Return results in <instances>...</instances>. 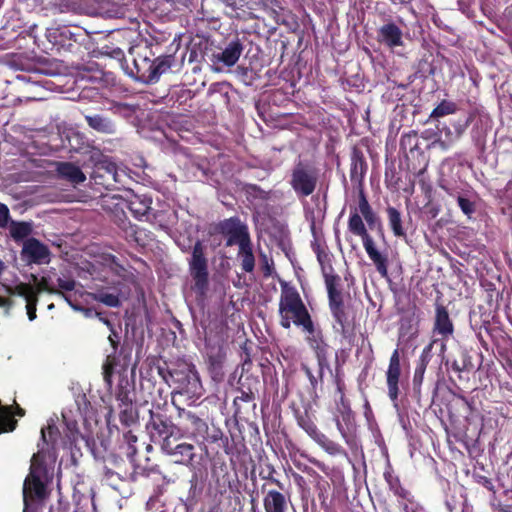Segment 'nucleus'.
<instances>
[{"mask_svg": "<svg viewBox=\"0 0 512 512\" xmlns=\"http://www.w3.org/2000/svg\"><path fill=\"white\" fill-rule=\"evenodd\" d=\"M279 315L280 324L286 329L290 328L291 323L301 327L311 320L310 314L297 290L288 287H284L281 291Z\"/></svg>", "mask_w": 512, "mask_h": 512, "instance_id": "f257e3e1", "label": "nucleus"}, {"mask_svg": "<svg viewBox=\"0 0 512 512\" xmlns=\"http://www.w3.org/2000/svg\"><path fill=\"white\" fill-rule=\"evenodd\" d=\"M348 228L351 233L361 237L364 249L370 260L374 263L378 273L383 278H388L387 257L377 250L374 240L368 234L363 219L357 211L351 212Z\"/></svg>", "mask_w": 512, "mask_h": 512, "instance_id": "f03ea898", "label": "nucleus"}, {"mask_svg": "<svg viewBox=\"0 0 512 512\" xmlns=\"http://www.w3.org/2000/svg\"><path fill=\"white\" fill-rule=\"evenodd\" d=\"M189 273L194 281V289L201 295L208 290L209 272L208 260L205 256V246L201 241H196L188 259Z\"/></svg>", "mask_w": 512, "mask_h": 512, "instance_id": "7ed1b4c3", "label": "nucleus"}, {"mask_svg": "<svg viewBox=\"0 0 512 512\" xmlns=\"http://www.w3.org/2000/svg\"><path fill=\"white\" fill-rule=\"evenodd\" d=\"M301 328L306 333V340L309 346L315 352L321 380L326 370L331 372L328 361L329 346L325 343L321 330L314 326L312 319L301 326Z\"/></svg>", "mask_w": 512, "mask_h": 512, "instance_id": "20e7f679", "label": "nucleus"}, {"mask_svg": "<svg viewBox=\"0 0 512 512\" xmlns=\"http://www.w3.org/2000/svg\"><path fill=\"white\" fill-rule=\"evenodd\" d=\"M173 381L177 384L178 392L189 397H199L202 394V384L199 374L192 364L183 366L171 372Z\"/></svg>", "mask_w": 512, "mask_h": 512, "instance_id": "39448f33", "label": "nucleus"}, {"mask_svg": "<svg viewBox=\"0 0 512 512\" xmlns=\"http://www.w3.org/2000/svg\"><path fill=\"white\" fill-rule=\"evenodd\" d=\"M178 418L185 433L196 443L203 444L206 441L209 428L203 419L184 408H178Z\"/></svg>", "mask_w": 512, "mask_h": 512, "instance_id": "423d86ee", "label": "nucleus"}, {"mask_svg": "<svg viewBox=\"0 0 512 512\" xmlns=\"http://www.w3.org/2000/svg\"><path fill=\"white\" fill-rule=\"evenodd\" d=\"M220 232L227 238L226 246H241L250 242L248 227L238 217L225 219L219 225Z\"/></svg>", "mask_w": 512, "mask_h": 512, "instance_id": "0eeeda50", "label": "nucleus"}, {"mask_svg": "<svg viewBox=\"0 0 512 512\" xmlns=\"http://www.w3.org/2000/svg\"><path fill=\"white\" fill-rule=\"evenodd\" d=\"M161 450L166 455L172 457L175 463L185 466L191 465L195 457L194 445L186 442L178 443L175 438L163 441Z\"/></svg>", "mask_w": 512, "mask_h": 512, "instance_id": "6e6552de", "label": "nucleus"}, {"mask_svg": "<svg viewBox=\"0 0 512 512\" xmlns=\"http://www.w3.org/2000/svg\"><path fill=\"white\" fill-rule=\"evenodd\" d=\"M40 467L32 465L31 473L26 477L23 484V512H33L30 508V501L34 498L42 499L45 496V485L39 480Z\"/></svg>", "mask_w": 512, "mask_h": 512, "instance_id": "1a4fd4ad", "label": "nucleus"}, {"mask_svg": "<svg viewBox=\"0 0 512 512\" xmlns=\"http://www.w3.org/2000/svg\"><path fill=\"white\" fill-rule=\"evenodd\" d=\"M49 248L36 238H27L23 242L21 258L27 264H48L50 262Z\"/></svg>", "mask_w": 512, "mask_h": 512, "instance_id": "9d476101", "label": "nucleus"}, {"mask_svg": "<svg viewBox=\"0 0 512 512\" xmlns=\"http://www.w3.org/2000/svg\"><path fill=\"white\" fill-rule=\"evenodd\" d=\"M58 434H59V431H58V428L56 427L53 419H50L47 422V425L41 429L42 444H40V443L38 444V452L35 453L31 459V465L37 464V466L40 467V469H41L40 470L41 472L39 473V480L41 482H42V477L45 474V468L42 464V461H43V459L45 457V453H46L45 446L51 445L52 447H54L55 442L58 437ZM31 469H32V466H30V470Z\"/></svg>", "mask_w": 512, "mask_h": 512, "instance_id": "9b49d317", "label": "nucleus"}, {"mask_svg": "<svg viewBox=\"0 0 512 512\" xmlns=\"http://www.w3.org/2000/svg\"><path fill=\"white\" fill-rule=\"evenodd\" d=\"M316 182L317 177L312 170L301 164L294 168L290 183L298 195L304 197L311 195L315 190Z\"/></svg>", "mask_w": 512, "mask_h": 512, "instance_id": "f8f14e48", "label": "nucleus"}, {"mask_svg": "<svg viewBox=\"0 0 512 512\" xmlns=\"http://www.w3.org/2000/svg\"><path fill=\"white\" fill-rule=\"evenodd\" d=\"M125 71L127 75L139 82L153 83V60L146 55L138 54L137 57H134L132 66L127 65Z\"/></svg>", "mask_w": 512, "mask_h": 512, "instance_id": "ddd939ff", "label": "nucleus"}, {"mask_svg": "<svg viewBox=\"0 0 512 512\" xmlns=\"http://www.w3.org/2000/svg\"><path fill=\"white\" fill-rule=\"evenodd\" d=\"M5 291L11 296H20L26 300L27 315L30 321L36 318V306L38 297L30 283L17 282L13 286H4Z\"/></svg>", "mask_w": 512, "mask_h": 512, "instance_id": "4468645a", "label": "nucleus"}, {"mask_svg": "<svg viewBox=\"0 0 512 512\" xmlns=\"http://www.w3.org/2000/svg\"><path fill=\"white\" fill-rule=\"evenodd\" d=\"M401 368H400V357L398 350H394L390 357L388 370L386 372V380L388 387V396L391 401L394 403V406H397V400L399 395V378H400Z\"/></svg>", "mask_w": 512, "mask_h": 512, "instance_id": "2eb2a0df", "label": "nucleus"}, {"mask_svg": "<svg viewBox=\"0 0 512 512\" xmlns=\"http://www.w3.org/2000/svg\"><path fill=\"white\" fill-rule=\"evenodd\" d=\"M378 41L393 49L403 45L402 29L394 22H387L378 29Z\"/></svg>", "mask_w": 512, "mask_h": 512, "instance_id": "dca6fc26", "label": "nucleus"}, {"mask_svg": "<svg viewBox=\"0 0 512 512\" xmlns=\"http://www.w3.org/2000/svg\"><path fill=\"white\" fill-rule=\"evenodd\" d=\"M290 497L277 490H269L263 497L265 512H288Z\"/></svg>", "mask_w": 512, "mask_h": 512, "instance_id": "f3484780", "label": "nucleus"}, {"mask_svg": "<svg viewBox=\"0 0 512 512\" xmlns=\"http://www.w3.org/2000/svg\"><path fill=\"white\" fill-rule=\"evenodd\" d=\"M242 52L243 45L236 39L229 42L221 52L213 54V58L218 62H222L227 67H232L237 63Z\"/></svg>", "mask_w": 512, "mask_h": 512, "instance_id": "a211bd4d", "label": "nucleus"}, {"mask_svg": "<svg viewBox=\"0 0 512 512\" xmlns=\"http://www.w3.org/2000/svg\"><path fill=\"white\" fill-rule=\"evenodd\" d=\"M334 421L340 435L349 446L354 445L355 420L353 413L334 415Z\"/></svg>", "mask_w": 512, "mask_h": 512, "instance_id": "6ab92c4d", "label": "nucleus"}, {"mask_svg": "<svg viewBox=\"0 0 512 512\" xmlns=\"http://www.w3.org/2000/svg\"><path fill=\"white\" fill-rule=\"evenodd\" d=\"M453 331L454 327L446 308L438 305L436 307L434 332L441 335L443 339H447L453 334Z\"/></svg>", "mask_w": 512, "mask_h": 512, "instance_id": "aec40b11", "label": "nucleus"}, {"mask_svg": "<svg viewBox=\"0 0 512 512\" xmlns=\"http://www.w3.org/2000/svg\"><path fill=\"white\" fill-rule=\"evenodd\" d=\"M85 119L92 129H94L97 132L105 133V134H114L116 132V126L115 123L100 114H94V115H86Z\"/></svg>", "mask_w": 512, "mask_h": 512, "instance_id": "412c9836", "label": "nucleus"}, {"mask_svg": "<svg viewBox=\"0 0 512 512\" xmlns=\"http://www.w3.org/2000/svg\"><path fill=\"white\" fill-rule=\"evenodd\" d=\"M57 171L62 178L74 184H79L86 180V176L81 169L72 163H59Z\"/></svg>", "mask_w": 512, "mask_h": 512, "instance_id": "4be33fe9", "label": "nucleus"}, {"mask_svg": "<svg viewBox=\"0 0 512 512\" xmlns=\"http://www.w3.org/2000/svg\"><path fill=\"white\" fill-rule=\"evenodd\" d=\"M151 440L154 443L162 444L166 439H173L171 436L170 427L162 420H153L148 425Z\"/></svg>", "mask_w": 512, "mask_h": 512, "instance_id": "5701e85b", "label": "nucleus"}, {"mask_svg": "<svg viewBox=\"0 0 512 512\" xmlns=\"http://www.w3.org/2000/svg\"><path fill=\"white\" fill-rule=\"evenodd\" d=\"M312 247L321 266L325 281H327V277H339L333 274L330 254L317 242L313 243Z\"/></svg>", "mask_w": 512, "mask_h": 512, "instance_id": "b1692460", "label": "nucleus"}, {"mask_svg": "<svg viewBox=\"0 0 512 512\" xmlns=\"http://www.w3.org/2000/svg\"><path fill=\"white\" fill-rule=\"evenodd\" d=\"M388 224L391 228L394 236L399 238L406 237V230L403 226L402 216L398 209L395 207L389 206L386 209Z\"/></svg>", "mask_w": 512, "mask_h": 512, "instance_id": "393cba45", "label": "nucleus"}, {"mask_svg": "<svg viewBox=\"0 0 512 512\" xmlns=\"http://www.w3.org/2000/svg\"><path fill=\"white\" fill-rule=\"evenodd\" d=\"M384 479L389 487V490L393 492V494L398 499H407L408 498V490H406L402 485L398 478V476L394 475L393 470L390 466L384 472Z\"/></svg>", "mask_w": 512, "mask_h": 512, "instance_id": "a878e982", "label": "nucleus"}, {"mask_svg": "<svg viewBox=\"0 0 512 512\" xmlns=\"http://www.w3.org/2000/svg\"><path fill=\"white\" fill-rule=\"evenodd\" d=\"M431 349H432V344L425 347L419 357V362L415 368V372H414V376H413V385L415 387L421 386V384L423 382L426 367H427V364L431 357Z\"/></svg>", "mask_w": 512, "mask_h": 512, "instance_id": "bb28decb", "label": "nucleus"}, {"mask_svg": "<svg viewBox=\"0 0 512 512\" xmlns=\"http://www.w3.org/2000/svg\"><path fill=\"white\" fill-rule=\"evenodd\" d=\"M468 125H469L468 119L465 121L454 122L453 123V128H454V132H455L454 138H450L448 140L437 139L432 143V145L439 146L442 150L449 149L456 141H458L462 137V135L465 132V130L467 129Z\"/></svg>", "mask_w": 512, "mask_h": 512, "instance_id": "cd10ccee", "label": "nucleus"}, {"mask_svg": "<svg viewBox=\"0 0 512 512\" xmlns=\"http://www.w3.org/2000/svg\"><path fill=\"white\" fill-rule=\"evenodd\" d=\"M151 203L150 198H140L135 196L134 199L129 202V209L136 218L142 220L143 218L148 217V213L151 209Z\"/></svg>", "mask_w": 512, "mask_h": 512, "instance_id": "c85d7f7f", "label": "nucleus"}, {"mask_svg": "<svg viewBox=\"0 0 512 512\" xmlns=\"http://www.w3.org/2000/svg\"><path fill=\"white\" fill-rule=\"evenodd\" d=\"M238 258L241 260V267L245 272H253L255 267V258L253 255L251 241L239 246Z\"/></svg>", "mask_w": 512, "mask_h": 512, "instance_id": "c756f323", "label": "nucleus"}, {"mask_svg": "<svg viewBox=\"0 0 512 512\" xmlns=\"http://www.w3.org/2000/svg\"><path fill=\"white\" fill-rule=\"evenodd\" d=\"M340 277H327L325 285L328 292L329 307L343 304V296L340 289H338Z\"/></svg>", "mask_w": 512, "mask_h": 512, "instance_id": "7c9ffc66", "label": "nucleus"}, {"mask_svg": "<svg viewBox=\"0 0 512 512\" xmlns=\"http://www.w3.org/2000/svg\"><path fill=\"white\" fill-rule=\"evenodd\" d=\"M174 60L172 55L160 56L153 60V83L157 82L160 76L172 67Z\"/></svg>", "mask_w": 512, "mask_h": 512, "instance_id": "2f4dec72", "label": "nucleus"}, {"mask_svg": "<svg viewBox=\"0 0 512 512\" xmlns=\"http://www.w3.org/2000/svg\"><path fill=\"white\" fill-rule=\"evenodd\" d=\"M30 280L35 284L34 291L36 292V296L42 292H48L52 294H60L61 292L56 289L52 282L51 278L48 276H43L40 280L35 274L30 275Z\"/></svg>", "mask_w": 512, "mask_h": 512, "instance_id": "473e14b6", "label": "nucleus"}, {"mask_svg": "<svg viewBox=\"0 0 512 512\" xmlns=\"http://www.w3.org/2000/svg\"><path fill=\"white\" fill-rule=\"evenodd\" d=\"M332 313V316L335 320L334 329L336 332L340 334H344L346 330L347 323V315L345 312L344 304L335 305L333 307H329Z\"/></svg>", "mask_w": 512, "mask_h": 512, "instance_id": "72a5a7b5", "label": "nucleus"}, {"mask_svg": "<svg viewBox=\"0 0 512 512\" xmlns=\"http://www.w3.org/2000/svg\"><path fill=\"white\" fill-rule=\"evenodd\" d=\"M316 443L330 455H346V452L341 445L334 442L333 440H330L323 433L319 439H317Z\"/></svg>", "mask_w": 512, "mask_h": 512, "instance_id": "f704fd0d", "label": "nucleus"}, {"mask_svg": "<svg viewBox=\"0 0 512 512\" xmlns=\"http://www.w3.org/2000/svg\"><path fill=\"white\" fill-rule=\"evenodd\" d=\"M32 232V226L27 222H12L10 234L15 241L23 240Z\"/></svg>", "mask_w": 512, "mask_h": 512, "instance_id": "c9c22d12", "label": "nucleus"}, {"mask_svg": "<svg viewBox=\"0 0 512 512\" xmlns=\"http://www.w3.org/2000/svg\"><path fill=\"white\" fill-rule=\"evenodd\" d=\"M119 419L120 422L126 426L130 427L137 423L138 419V413L137 410L134 408L133 405L131 406H125V407H119Z\"/></svg>", "mask_w": 512, "mask_h": 512, "instance_id": "e433bc0d", "label": "nucleus"}, {"mask_svg": "<svg viewBox=\"0 0 512 512\" xmlns=\"http://www.w3.org/2000/svg\"><path fill=\"white\" fill-rule=\"evenodd\" d=\"M298 424L315 442L322 435V432L318 430L314 422L307 417H299Z\"/></svg>", "mask_w": 512, "mask_h": 512, "instance_id": "4c0bfd02", "label": "nucleus"}, {"mask_svg": "<svg viewBox=\"0 0 512 512\" xmlns=\"http://www.w3.org/2000/svg\"><path fill=\"white\" fill-rule=\"evenodd\" d=\"M456 104L449 101H442L431 113L430 118H440L455 113Z\"/></svg>", "mask_w": 512, "mask_h": 512, "instance_id": "58836bf2", "label": "nucleus"}, {"mask_svg": "<svg viewBox=\"0 0 512 512\" xmlns=\"http://www.w3.org/2000/svg\"><path fill=\"white\" fill-rule=\"evenodd\" d=\"M95 300L101 302L109 307H118L120 306V300L118 295L114 293H109L105 291H99L94 296Z\"/></svg>", "mask_w": 512, "mask_h": 512, "instance_id": "ea45409f", "label": "nucleus"}, {"mask_svg": "<svg viewBox=\"0 0 512 512\" xmlns=\"http://www.w3.org/2000/svg\"><path fill=\"white\" fill-rule=\"evenodd\" d=\"M399 506L403 509L404 512H421L422 507L415 502L413 496L410 492H408L407 499H398Z\"/></svg>", "mask_w": 512, "mask_h": 512, "instance_id": "a19ab883", "label": "nucleus"}, {"mask_svg": "<svg viewBox=\"0 0 512 512\" xmlns=\"http://www.w3.org/2000/svg\"><path fill=\"white\" fill-rule=\"evenodd\" d=\"M337 388L340 393V399L337 403L336 412L334 415H342L346 413H353L348 401L345 399L344 394L342 392L341 384L340 382H337Z\"/></svg>", "mask_w": 512, "mask_h": 512, "instance_id": "79ce46f5", "label": "nucleus"}, {"mask_svg": "<svg viewBox=\"0 0 512 512\" xmlns=\"http://www.w3.org/2000/svg\"><path fill=\"white\" fill-rule=\"evenodd\" d=\"M116 401L118 403V408L133 405L130 392L123 387L118 389L116 393Z\"/></svg>", "mask_w": 512, "mask_h": 512, "instance_id": "37998d69", "label": "nucleus"}, {"mask_svg": "<svg viewBox=\"0 0 512 512\" xmlns=\"http://www.w3.org/2000/svg\"><path fill=\"white\" fill-rule=\"evenodd\" d=\"M457 202L461 211L470 218L472 214L475 212V204L471 200L463 196H458Z\"/></svg>", "mask_w": 512, "mask_h": 512, "instance_id": "c03bdc74", "label": "nucleus"}, {"mask_svg": "<svg viewBox=\"0 0 512 512\" xmlns=\"http://www.w3.org/2000/svg\"><path fill=\"white\" fill-rule=\"evenodd\" d=\"M355 211H357L361 216L369 214V212L372 211V208L363 191H360L358 208Z\"/></svg>", "mask_w": 512, "mask_h": 512, "instance_id": "a18cd8bd", "label": "nucleus"}, {"mask_svg": "<svg viewBox=\"0 0 512 512\" xmlns=\"http://www.w3.org/2000/svg\"><path fill=\"white\" fill-rule=\"evenodd\" d=\"M63 419H64L65 424H66V428H67V431H68V435L67 436H68L69 440L76 441L77 440V436H78L77 423L75 421L68 420L65 414H63Z\"/></svg>", "mask_w": 512, "mask_h": 512, "instance_id": "49530a36", "label": "nucleus"}, {"mask_svg": "<svg viewBox=\"0 0 512 512\" xmlns=\"http://www.w3.org/2000/svg\"><path fill=\"white\" fill-rule=\"evenodd\" d=\"M124 439L128 445L127 448V456L132 458L136 454V448L134 447V443L137 441V437L132 434L131 431H128L124 434Z\"/></svg>", "mask_w": 512, "mask_h": 512, "instance_id": "de8ad7c7", "label": "nucleus"}, {"mask_svg": "<svg viewBox=\"0 0 512 512\" xmlns=\"http://www.w3.org/2000/svg\"><path fill=\"white\" fill-rule=\"evenodd\" d=\"M58 287L60 292L62 291H72L75 288L76 282L71 278H58L57 279ZM63 295V293H60Z\"/></svg>", "mask_w": 512, "mask_h": 512, "instance_id": "09e8293b", "label": "nucleus"}, {"mask_svg": "<svg viewBox=\"0 0 512 512\" xmlns=\"http://www.w3.org/2000/svg\"><path fill=\"white\" fill-rule=\"evenodd\" d=\"M10 220L9 209L5 204L0 203V227H7Z\"/></svg>", "mask_w": 512, "mask_h": 512, "instance_id": "8fccbe9b", "label": "nucleus"}, {"mask_svg": "<svg viewBox=\"0 0 512 512\" xmlns=\"http://www.w3.org/2000/svg\"><path fill=\"white\" fill-rule=\"evenodd\" d=\"M303 370L305 371V374L308 377L311 386L315 389L318 383L322 382L323 378L320 380L319 374L317 376L313 375L310 368L307 366H303Z\"/></svg>", "mask_w": 512, "mask_h": 512, "instance_id": "3c124183", "label": "nucleus"}, {"mask_svg": "<svg viewBox=\"0 0 512 512\" xmlns=\"http://www.w3.org/2000/svg\"><path fill=\"white\" fill-rule=\"evenodd\" d=\"M106 169V172L111 176V178L115 181V182H118V173H117V169H116V166L115 164L113 163H109L107 164L105 167Z\"/></svg>", "mask_w": 512, "mask_h": 512, "instance_id": "603ef678", "label": "nucleus"}, {"mask_svg": "<svg viewBox=\"0 0 512 512\" xmlns=\"http://www.w3.org/2000/svg\"><path fill=\"white\" fill-rule=\"evenodd\" d=\"M365 221L367 222V224L372 227L375 223V221L377 220V217L376 215L374 214L373 210L371 212H369V214H365L362 216Z\"/></svg>", "mask_w": 512, "mask_h": 512, "instance_id": "864d4df0", "label": "nucleus"}, {"mask_svg": "<svg viewBox=\"0 0 512 512\" xmlns=\"http://www.w3.org/2000/svg\"><path fill=\"white\" fill-rule=\"evenodd\" d=\"M442 131L445 133V137H446L444 140L454 138V136H455V132L452 131L448 126H444Z\"/></svg>", "mask_w": 512, "mask_h": 512, "instance_id": "5fc2aeb1", "label": "nucleus"}, {"mask_svg": "<svg viewBox=\"0 0 512 512\" xmlns=\"http://www.w3.org/2000/svg\"><path fill=\"white\" fill-rule=\"evenodd\" d=\"M358 166H360V168L362 169V163H358L357 161H355L353 164H352V169H351V178L353 179L354 178V175L357 173L358 171Z\"/></svg>", "mask_w": 512, "mask_h": 512, "instance_id": "6e6d98bb", "label": "nucleus"}, {"mask_svg": "<svg viewBox=\"0 0 512 512\" xmlns=\"http://www.w3.org/2000/svg\"><path fill=\"white\" fill-rule=\"evenodd\" d=\"M95 315L98 316L100 321H102L110 330L113 329L111 322L107 318L101 317L98 312H96Z\"/></svg>", "mask_w": 512, "mask_h": 512, "instance_id": "4d7b16f0", "label": "nucleus"}, {"mask_svg": "<svg viewBox=\"0 0 512 512\" xmlns=\"http://www.w3.org/2000/svg\"><path fill=\"white\" fill-rule=\"evenodd\" d=\"M111 332L112 333L109 335L108 339H109L111 345L113 346V348H116L117 343H116L114 337H117V334L113 331V329L111 330Z\"/></svg>", "mask_w": 512, "mask_h": 512, "instance_id": "13d9d810", "label": "nucleus"}, {"mask_svg": "<svg viewBox=\"0 0 512 512\" xmlns=\"http://www.w3.org/2000/svg\"><path fill=\"white\" fill-rule=\"evenodd\" d=\"M269 480H270L272 483L276 484L279 488L283 489V484H282L279 480H277V479H275V478H269Z\"/></svg>", "mask_w": 512, "mask_h": 512, "instance_id": "bf43d9fd", "label": "nucleus"}, {"mask_svg": "<svg viewBox=\"0 0 512 512\" xmlns=\"http://www.w3.org/2000/svg\"><path fill=\"white\" fill-rule=\"evenodd\" d=\"M9 302L6 298L0 297V307L8 305Z\"/></svg>", "mask_w": 512, "mask_h": 512, "instance_id": "052dcab7", "label": "nucleus"}, {"mask_svg": "<svg viewBox=\"0 0 512 512\" xmlns=\"http://www.w3.org/2000/svg\"><path fill=\"white\" fill-rule=\"evenodd\" d=\"M394 4H404V3H408L410 2L411 0H391Z\"/></svg>", "mask_w": 512, "mask_h": 512, "instance_id": "680f3d73", "label": "nucleus"}, {"mask_svg": "<svg viewBox=\"0 0 512 512\" xmlns=\"http://www.w3.org/2000/svg\"><path fill=\"white\" fill-rule=\"evenodd\" d=\"M4 268H5V264H4V262H2V261L0 260V275H1V274H2V272L4 271Z\"/></svg>", "mask_w": 512, "mask_h": 512, "instance_id": "e2e57ef3", "label": "nucleus"}, {"mask_svg": "<svg viewBox=\"0 0 512 512\" xmlns=\"http://www.w3.org/2000/svg\"><path fill=\"white\" fill-rule=\"evenodd\" d=\"M365 407H366V409H369V403L368 402H366Z\"/></svg>", "mask_w": 512, "mask_h": 512, "instance_id": "0e129e2a", "label": "nucleus"}, {"mask_svg": "<svg viewBox=\"0 0 512 512\" xmlns=\"http://www.w3.org/2000/svg\"><path fill=\"white\" fill-rule=\"evenodd\" d=\"M53 307H54V305H53V304H51V305H49V306H48V308H49V309H53Z\"/></svg>", "mask_w": 512, "mask_h": 512, "instance_id": "69168bd1", "label": "nucleus"}]
</instances>
